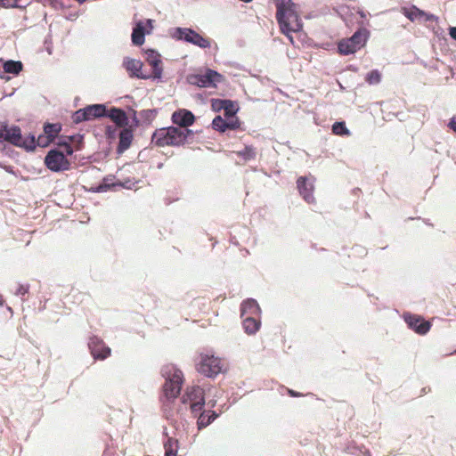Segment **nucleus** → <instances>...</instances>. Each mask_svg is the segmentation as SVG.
<instances>
[{
	"label": "nucleus",
	"instance_id": "c9c22d12",
	"mask_svg": "<svg viewBox=\"0 0 456 456\" xmlns=\"http://www.w3.org/2000/svg\"><path fill=\"white\" fill-rule=\"evenodd\" d=\"M240 121L238 118H231L230 119H226V130H236L240 128Z\"/></svg>",
	"mask_w": 456,
	"mask_h": 456
},
{
	"label": "nucleus",
	"instance_id": "c756f323",
	"mask_svg": "<svg viewBox=\"0 0 456 456\" xmlns=\"http://www.w3.org/2000/svg\"><path fill=\"white\" fill-rule=\"evenodd\" d=\"M4 69L6 73L16 75L22 69V63L20 61H7L4 64Z\"/></svg>",
	"mask_w": 456,
	"mask_h": 456
},
{
	"label": "nucleus",
	"instance_id": "de8ad7c7",
	"mask_svg": "<svg viewBox=\"0 0 456 456\" xmlns=\"http://www.w3.org/2000/svg\"><path fill=\"white\" fill-rule=\"evenodd\" d=\"M361 16H362V17H364V16H365V15H364V13H363L362 12H361Z\"/></svg>",
	"mask_w": 456,
	"mask_h": 456
},
{
	"label": "nucleus",
	"instance_id": "f704fd0d",
	"mask_svg": "<svg viewBox=\"0 0 456 456\" xmlns=\"http://www.w3.org/2000/svg\"><path fill=\"white\" fill-rule=\"evenodd\" d=\"M20 0H0V6L4 8H24L19 4Z\"/></svg>",
	"mask_w": 456,
	"mask_h": 456
},
{
	"label": "nucleus",
	"instance_id": "c85d7f7f",
	"mask_svg": "<svg viewBox=\"0 0 456 456\" xmlns=\"http://www.w3.org/2000/svg\"><path fill=\"white\" fill-rule=\"evenodd\" d=\"M224 115L225 119H230L231 118H234L236 113L239 110V107L237 103L232 100H228L227 103L224 105Z\"/></svg>",
	"mask_w": 456,
	"mask_h": 456
},
{
	"label": "nucleus",
	"instance_id": "4c0bfd02",
	"mask_svg": "<svg viewBox=\"0 0 456 456\" xmlns=\"http://www.w3.org/2000/svg\"><path fill=\"white\" fill-rule=\"evenodd\" d=\"M28 285L19 284L16 287L14 294L16 296H25L28 292Z\"/></svg>",
	"mask_w": 456,
	"mask_h": 456
},
{
	"label": "nucleus",
	"instance_id": "37998d69",
	"mask_svg": "<svg viewBox=\"0 0 456 456\" xmlns=\"http://www.w3.org/2000/svg\"><path fill=\"white\" fill-rule=\"evenodd\" d=\"M289 394L291 396H293V397H297V396H299V395H300V394H299V393H297V392H296V391H294V390H291V389H289Z\"/></svg>",
	"mask_w": 456,
	"mask_h": 456
},
{
	"label": "nucleus",
	"instance_id": "4468645a",
	"mask_svg": "<svg viewBox=\"0 0 456 456\" xmlns=\"http://www.w3.org/2000/svg\"><path fill=\"white\" fill-rule=\"evenodd\" d=\"M146 61L152 68L151 73L148 75L153 78H159L162 74L160 55L153 50H148L146 52Z\"/></svg>",
	"mask_w": 456,
	"mask_h": 456
},
{
	"label": "nucleus",
	"instance_id": "f257e3e1",
	"mask_svg": "<svg viewBox=\"0 0 456 456\" xmlns=\"http://www.w3.org/2000/svg\"><path fill=\"white\" fill-rule=\"evenodd\" d=\"M273 2L277 8L276 20L281 31L286 36L291 32L300 31L303 23L296 10V4L292 0H273Z\"/></svg>",
	"mask_w": 456,
	"mask_h": 456
},
{
	"label": "nucleus",
	"instance_id": "a19ab883",
	"mask_svg": "<svg viewBox=\"0 0 456 456\" xmlns=\"http://www.w3.org/2000/svg\"><path fill=\"white\" fill-rule=\"evenodd\" d=\"M210 46V42L208 39L201 37V48H208Z\"/></svg>",
	"mask_w": 456,
	"mask_h": 456
},
{
	"label": "nucleus",
	"instance_id": "1a4fd4ad",
	"mask_svg": "<svg viewBox=\"0 0 456 456\" xmlns=\"http://www.w3.org/2000/svg\"><path fill=\"white\" fill-rule=\"evenodd\" d=\"M225 80L221 73L207 68L204 73H201V88H216L219 84Z\"/></svg>",
	"mask_w": 456,
	"mask_h": 456
},
{
	"label": "nucleus",
	"instance_id": "39448f33",
	"mask_svg": "<svg viewBox=\"0 0 456 456\" xmlns=\"http://www.w3.org/2000/svg\"><path fill=\"white\" fill-rule=\"evenodd\" d=\"M106 107L103 104L88 105L74 112L72 120L78 124L83 121L93 120L97 118L105 117Z\"/></svg>",
	"mask_w": 456,
	"mask_h": 456
},
{
	"label": "nucleus",
	"instance_id": "49530a36",
	"mask_svg": "<svg viewBox=\"0 0 456 456\" xmlns=\"http://www.w3.org/2000/svg\"><path fill=\"white\" fill-rule=\"evenodd\" d=\"M3 305V300H2V298L0 297V305Z\"/></svg>",
	"mask_w": 456,
	"mask_h": 456
},
{
	"label": "nucleus",
	"instance_id": "393cba45",
	"mask_svg": "<svg viewBox=\"0 0 456 456\" xmlns=\"http://www.w3.org/2000/svg\"><path fill=\"white\" fill-rule=\"evenodd\" d=\"M183 400L184 403L187 402H190L191 410L192 413L194 414V417L197 419L196 425H197L198 428L200 429V415H198V411H200V403L195 402L194 399L191 397V394H190V393H186V395H183Z\"/></svg>",
	"mask_w": 456,
	"mask_h": 456
},
{
	"label": "nucleus",
	"instance_id": "9d476101",
	"mask_svg": "<svg viewBox=\"0 0 456 456\" xmlns=\"http://www.w3.org/2000/svg\"><path fill=\"white\" fill-rule=\"evenodd\" d=\"M61 130V126L60 124H45L44 126V135H39L37 138V144L41 147L47 146L50 142H52L59 134Z\"/></svg>",
	"mask_w": 456,
	"mask_h": 456
},
{
	"label": "nucleus",
	"instance_id": "412c9836",
	"mask_svg": "<svg viewBox=\"0 0 456 456\" xmlns=\"http://www.w3.org/2000/svg\"><path fill=\"white\" fill-rule=\"evenodd\" d=\"M133 137V131L130 128L124 127L119 133L118 151L123 152L126 151L132 143Z\"/></svg>",
	"mask_w": 456,
	"mask_h": 456
},
{
	"label": "nucleus",
	"instance_id": "ea45409f",
	"mask_svg": "<svg viewBox=\"0 0 456 456\" xmlns=\"http://www.w3.org/2000/svg\"><path fill=\"white\" fill-rule=\"evenodd\" d=\"M449 35L452 39L456 41V27L449 28Z\"/></svg>",
	"mask_w": 456,
	"mask_h": 456
},
{
	"label": "nucleus",
	"instance_id": "4be33fe9",
	"mask_svg": "<svg viewBox=\"0 0 456 456\" xmlns=\"http://www.w3.org/2000/svg\"><path fill=\"white\" fill-rule=\"evenodd\" d=\"M205 388L203 385H201V429L208 425H210L216 418L217 414L215 411H203V407L205 405Z\"/></svg>",
	"mask_w": 456,
	"mask_h": 456
},
{
	"label": "nucleus",
	"instance_id": "79ce46f5",
	"mask_svg": "<svg viewBox=\"0 0 456 456\" xmlns=\"http://www.w3.org/2000/svg\"><path fill=\"white\" fill-rule=\"evenodd\" d=\"M448 126L450 127V129L456 133V120L454 118H452L450 120Z\"/></svg>",
	"mask_w": 456,
	"mask_h": 456
},
{
	"label": "nucleus",
	"instance_id": "72a5a7b5",
	"mask_svg": "<svg viewBox=\"0 0 456 456\" xmlns=\"http://www.w3.org/2000/svg\"><path fill=\"white\" fill-rule=\"evenodd\" d=\"M228 99H211V108L214 111L218 112L224 109V105L227 103Z\"/></svg>",
	"mask_w": 456,
	"mask_h": 456
},
{
	"label": "nucleus",
	"instance_id": "f3484780",
	"mask_svg": "<svg viewBox=\"0 0 456 456\" xmlns=\"http://www.w3.org/2000/svg\"><path fill=\"white\" fill-rule=\"evenodd\" d=\"M171 35L175 39H183L186 42L200 45V35L190 28H176Z\"/></svg>",
	"mask_w": 456,
	"mask_h": 456
},
{
	"label": "nucleus",
	"instance_id": "a878e982",
	"mask_svg": "<svg viewBox=\"0 0 456 456\" xmlns=\"http://www.w3.org/2000/svg\"><path fill=\"white\" fill-rule=\"evenodd\" d=\"M37 144V141L36 142L35 136L28 134L27 136L20 137V142L18 147H22L28 151H33L36 149Z\"/></svg>",
	"mask_w": 456,
	"mask_h": 456
},
{
	"label": "nucleus",
	"instance_id": "6ab92c4d",
	"mask_svg": "<svg viewBox=\"0 0 456 456\" xmlns=\"http://www.w3.org/2000/svg\"><path fill=\"white\" fill-rule=\"evenodd\" d=\"M106 117H109L119 127H126L128 125V118L126 112L118 108L106 110Z\"/></svg>",
	"mask_w": 456,
	"mask_h": 456
},
{
	"label": "nucleus",
	"instance_id": "cd10ccee",
	"mask_svg": "<svg viewBox=\"0 0 456 456\" xmlns=\"http://www.w3.org/2000/svg\"><path fill=\"white\" fill-rule=\"evenodd\" d=\"M165 456H177L178 442L175 439L168 438L164 444Z\"/></svg>",
	"mask_w": 456,
	"mask_h": 456
},
{
	"label": "nucleus",
	"instance_id": "dca6fc26",
	"mask_svg": "<svg viewBox=\"0 0 456 456\" xmlns=\"http://www.w3.org/2000/svg\"><path fill=\"white\" fill-rule=\"evenodd\" d=\"M21 135L20 128L18 126H4L0 129V139H4L15 146H19Z\"/></svg>",
	"mask_w": 456,
	"mask_h": 456
},
{
	"label": "nucleus",
	"instance_id": "7c9ffc66",
	"mask_svg": "<svg viewBox=\"0 0 456 456\" xmlns=\"http://www.w3.org/2000/svg\"><path fill=\"white\" fill-rule=\"evenodd\" d=\"M332 132L337 135H349L350 131L347 129L344 121H337L332 125Z\"/></svg>",
	"mask_w": 456,
	"mask_h": 456
},
{
	"label": "nucleus",
	"instance_id": "aec40b11",
	"mask_svg": "<svg viewBox=\"0 0 456 456\" xmlns=\"http://www.w3.org/2000/svg\"><path fill=\"white\" fill-rule=\"evenodd\" d=\"M370 31L365 28H359L350 37L347 39L354 45V48L356 50L361 49L362 46L365 45L367 43L369 37H370Z\"/></svg>",
	"mask_w": 456,
	"mask_h": 456
},
{
	"label": "nucleus",
	"instance_id": "7ed1b4c3",
	"mask_svg": "<svg viewBox=\"0 0 456 456\" xmlns=\"http://www.w3.org/2000/svg\"><path fill=\"white\" fill-rule=\"evenodd\" d=\"M161 374L166 381L163 386V394L167 400L175 399L181 392L183 373L173 364L162 367Z\"/></svg>",
	"mask_w": 456,
	"mask_h": 456
},
{
	"label": "nucleus",
	"instance_id": "2f4dec72",
	"mask_svg": "<svg viewBox=\"0 0 456 456\" xmlns=\"http://www.w3.org/2000/svg\"><path fill=\"white\" fill-rule=\"evenodd\" d=\"M365 81L369 85H378L381 81V74L378 69H372L367 73Z\"/></svg>",
	"mask_w": 456,
	"mask_h": 456
},
{
	"label": "nucleus",
	"instance_id": "c03bdc74",
	"mask_svg": "<svg viewBox=\"0 0 456 456\" xmlns=\"http://www.w3.org/2000/svg\"><path fill=\"white\" fill-rule=\"evenodd\" d=\"M108 181H109V178H105L104 179V187H106V188H110V184L107 183Z\"/></svg>",
	"mask_w": 456,
	"mask_h": 456
},
{
	"label": "nucleus",
	"instance_id": "a211bd4d",
	"mask_svg": "<svg viewBox=\"0 0 456 456\" xmlns=\"http://www.w3.org/2000/svg\"><path fill=\"white\" fill-rule=\"evenodd\" d=\"M261 314V309L254 298H248L240 304V316H259Z\"/></svg>",
	"mask_w": 456,
	"mask_h": 456
},
{
	"label": "nucleus",
	"instance_id": "5701e85b",
	"mask_svg": "<svg viewBox=\"0 0 456 456\" xmlns=\"http://www.w3.org/2000/svg\"><path fill=\"white\" fill-rule=\"evenodd\" d=\"M258 316H246L242 317L244 331L248 335L255 334L260 328L261 322L257 319Z\"/></svg>",
	"mask_w": 456,
	"mask_h": 456
},
{
	"label": "nucleus",
	"instance_id": "2eb2a0df",
	"mask_svg": "<svg viewBox=\"0 0 456 456\" xmlns=\"http://www.w3.org/2000/svg\"><path fill=\"white\" fill-rule=\"evenodd\" d=\"M145 23L148 28L146 32L150 33L151 30L153 28L152 20H147ZM145 29L146 28L143 26L142 21H140L136 24L132 33V42L134 45H142L144 43Z\"/></svg>",
	"mask_w": 456,
	"mask_h": 456
},
{
	"label": "nucleus",
	"instance_id": "58836bf2",
	"mask_svg": "<svg viewBox=\"0 0 456 456\" xmlns=\"http://www.w3.org/2000/svg\"><path fill=\"white\" fill-rule=\"evenodd\" d=\"M415 8H417L416 6H413L412 9L411 11H407L405 12V16L411 21L415 20L418 17H419V15L418 14L417 12H415Z\"/></svg>",
	"mask_w": 456,
	"mask_h": 456
},
{
	"label": "nucleus",
	"instance_id": "423d86ee",
	"mask_svg": "<svg viewBox=\"0 0 456 456\" xmlns=\"http://www.w3.org/2000/svg\"><path fill=\"white\" fill-rule=\"evenodd\" d=\"M45 164L53 172H61L69 169L70 163L66 156L57 150L50 151L45 158Z\"/></svg>",
	"mask_w": 456,
	"mask_h": 456
},
{
	"label": "nucleus",
	"instance_id": "9b49d317",
	"mask_svg": "<svg viewBox=\"0 0 456 456\" xmlns=\"http://www.w3.org/2000/svg\"><path fill=\"white\" fill-rule=\"evenodd\" d=\"M171 119L174 124L180 126L179 128L188 129V126L194 123L195 117L191 111L180 109L172 114Z\"/></svg>",
	"mask_w": 456,
	"mask_h": 456
},
{
	"label": "nucleus",
	"instance_id": "e433bc0d",
	"mask_svg": "<svg viewBox=\"0 0 456 456\" xmlns=\"http://www.w3.org/2000/svg\"><path fill=\"white\" fill-rule=\"evenodd\" d=\"M415 12H418L419 17H424L426 21H437L438 20V17H436V15L428 13L419 8H415Z\"/></svg>",
	"mask_w": 456,
	"mask_h": 456
},
{
	"label": "nucleus",
	"instance_id": "f03ea898",
	"mask_svg": "<svg viewBox=\"0 0 456 456\" xmlns=\"http://www.w3.org/2000/svg\"><path fill=\"white\" fill-rule=\"evenodd\" d=\"M193 133L190 129H182L175 126L157 129L151 137V142L156 146H179L191 142Z\"/></svg>",
	"mask_w": 456,
	"mask_h": 456
},
{
	"label": "nucleus",
	"instance_id": "bb28decb",
	"mask_svg": "<svg viewBox=\"0 0 456 456\" xmlns=\"http://www.w3.org/2000/svg\"><path fill=\"white\" fill-rule=\"evenodd\" d=\"M236 154L245 161L253 160L256 157V149L251 145L245 146L243 150L237 151Z\"/></svg>",
	"mask_w": 456,
	"mask_h": 456
},
{
	"label": "nucleus",
	"instance_id": "f8f14e48",
	"mask_svg": "<svg viewBox=\"0 0 456 456\" xmlns=\"http://www.w3.org/2000/svg\"><path fill=\"white\" fill-rule=\"evenodd\" d=\"M125 68L129 72L130 77H134L137 78L147 79L150 78L151 76L148 74H144L142 72V62L139 60L126 58L123 62Z\"/></svg>",
	"mask_w": 456,
	"mask_h": 456
},
{
	"label": "nucleus",
	"instance_id": "0eeeda50",
	"mask_svg": "<svg viewBox=\"0 0 456 456\" xmlns=\"http://www.w3.org/2000/svg\"><path fill=\"white\" fill-rule=\"evenodd\" d=\"M88 347L94 359L104 360L110 355V348L105 345L102 339L96 336L90 338Z\"/></svg>",
	"mask_w": 456,
	"mask_h": 456
},
{
	"label": "nucleus",
	"instance_id": "20e7f679",
	"mask_svg": "<svg viewBox=\"0 0 456 456\" xmlns=\"http://www.w3.org/2000/svg\"><path fill=\"white\" fill-rule=\"evenodd\" d=\"M227 371L225 361L213 354L201 353V375L215 379L218 374Z\"/></svg>",
	"mask_w": 456,
	"mask_h": 456
},
{
	"label": "nucleus",
	"instance_id": "ddd939ff",
	"mask_svg": "<svg viewBox=\"0 0 456 456\" xmlns=\"http://www.w3.org/2000/svg\"><path fill=\"white\" fill-rule=\"evenodd\" d=\"M297 187L299 194L307 203H312L314 201V197L313 194L314 184L313 183L308 182L305 176H300L297 179Z\"/></svg>",
	"mask_w": 456,
	"mask_h": 456
},
{
	"label": "nucleus",
	"instance_id": "a18cd8bd",
	"mask_svg": "<svg viewBox=\"0 0 456 456\" xmlns=\"http://www.w3.org/2000/svg\"><path fill=\"white\" fill-rule=\"evenodd\" d=\"M111 185L112 186H116V185L122 186L123 184L121 183H112Z\"/></svg>",
	"mask_w": 456,
	"mask_h": 456
},
{
	"label": "nucleus",
	"instance_id": "b1692460",
	"mask_svg": "<svg viewBox=\"0 0 456 456\" xmlns=\"http://www.w3.org/2000/svg\"><path fill=\"white\" fill-rule=\"evenodd\" d=\"M338 53L342 55H349L354 53L357 50L348 39L345 38L339 41L338 44Z\"/></svg>",
	"mask_w": 456,
	"mask_h": 456
},
{
	"label": "nucleus",
	"instance_id": "6e6552de",
	"mask_svg": "<svg viewBox=\"0 0 456 456\" xmlns=\"http://www.w3.org/2000/svg\"><path fill=\"white\" fill-rule=\"evenodd\" d=\"M403 318L408 327L419 335H425L431 328L430 322L425 321L421 316L405 314Z\"/></svg>",
	"mask_w": 456,
	"mask_h": 456
},
{
	"label": "nucleus",
	"instance_id": "473e14b6",
	"mask_svg": "<svg viewBox=\"0 0 456 456\" xmlns=\"http://www.w3.org/2000/svg\"><path fill=\"white\" fill-rule=\"evenodd\" d=\"M212 127L218 132L226 131V119L221 116H216L212 121Z\"/></svg>",
	"mask_w": 456,
	"mask_h": 456
}]
</instances>
